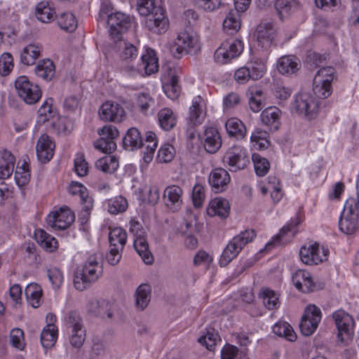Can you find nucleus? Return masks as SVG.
Segmentation results:
<instances>
[{
    "label": "nucleus",
    "mask_w": 359,
    "mask_h": 359,
    "mask_svg": "<svg viewBox=\"0 0 359 359\" xmlns=\"http://www.w3.org/2000/svg\"><path fill=\"white\" fill-rule=\"evenodd\" d=\"M329 250L318 244H312L309 247L303 246L299 251L302 262L308 265L318 264L327 259Z\"/></svg>",
    "instance_id": "nucleus-16"
},
{
    "label": "nucleus",
    "mask_w": 359,
    "mask_h": 359,
    "mask_svg": "<svg viewBox=\"0 0 359 359\" xmlns=\"http://www.w3.org/2000/svg\"><path fill=\"white\" fill-rule=\"evenodd\" d=\"M100 138L94 142L96 149L105 154H111L116 149L115 139L118 136V129L112 125H107L97 131Z\"/></svg>",
    "instance_id": "nucleus-14"
},
{
    "label": "nucleus",
    "mask_w": 359,
    "mask_h": 359,
    "mask_svg": "<svg viewBox=\"0 0 359 359\" xmlns=\"http://www.w3.org/2000/svg\"><path fill=\"white\" fill-rule=\"evenodd\" d=\"M55 144L47 135H42L36 144V155L41 163L49 161L53 156Z\"/></svg>",
    "instance_id": "nucleus-23"
},
{
    "label": "nucleus",
    "mask_w": 359,
    "mask_h": 359,
    "mask_svg": "<svg viewBox=\"0 0 359 359\" xmlns=\"http://www.w3.org/2000/svg\"><path fill=\"white\" fill-rule=\"evenodd\" d=\"M107 352L108 348L105 341L98 338L93 339L89 353L90 359H103Z\"/></svg>",
    "instance_id": "nucleus-50"
},
{
    "label": "nucleus",
    "mask_w": 359,
    "mask_h": 359,
    "mask_svg": "<svg viewBox=\"0 0 359 359\" xmlns=\"http://www.w3.org/2000/svg\"><path fill=\"white\" fill-rule=\"evenodd\" d=\"M128 208L126 199L121 196H116L108 201V211L111 214L116 215L123 212Z\"/></svg>",
    "instance_id": "nucleus-57"
},
{
    "label": "nucleus",
    "mask_w": 359,
    "mask_h": 359,
    "mask_svg": "<svg viewBox=\"0 0 359 359\" xmlns=\"http://www.w3.org/2000/svg\"><path fill=\"white\" fill-rule=\"evenodd\" d=\"M332 318L337 328V338L341 343H347L353 335L355 323L351 315L344 310L333 313Z\"/></svg>",
    "instance_id": "nucleus-8"
},
{
    "label": "nucleus",
    "mask_w": 359,
    "mask_h": 359,
    "mask_svg": "<svg viewBox=\"0 0 359 359\" xmlns=\"http://www.w3.org/2000/svg\"><path fill=\"white\" fill-rule=\"evenodd\" d=\"M136 103L140 111L144 114L155 106L154 99L147 93L137 94Z\"/></svg>",
    "instance_id": "nucleus-56"
},
{
    "label": "nucleus",
    "mask_w": 359,
    "mask_h": 359,
    "mask_svg": "<svg viewBox=\"0 0 359 359\" xmlns=\"http://www.w3.org/2000/svg\"><path fill=\"white\" fill-rule=\"evenodd\" d=\"M203 144L205 151L210 154H215L222 147V138L218 130L215 127L205 128Z\"/></svg>",
    "instance_id": "nucleus-21"
},
{
    "label": "nucleus",
    "mask_w": 359,
    "mask_h": 359,
    "mask_svg": "<svg viewBox=\"0 0 359 359\" xmlns=\"http://www.w3.org/2000/svg\"><path fill=\"white\" fill-rule=\"evenodd\" d=\"M25 294L28 303L33 308H38L40 306L42 297V290L39 285L31 283L25 290Z\"/></svg>",
    "instance_id": "nucleus-41"
},
{
    "label": "nucleus",
    "mask_w": 359,
    "mask_h": 359,
    "mask_svg": "<svg viewBox=\"0 0 359 359\" xmlns=\"http://www.w3.org/2000/svg\"><path fill=\"white\" fill-rule=\"evenodd\" d=\"M178 82V77L173 75L163 86L165 93L171 100H175L180 95V86Z\"/></svg>",
    "instance_id": "nucleus-53"
},
{
    "label": "nucleus",
    "mask_w": 359,
    "mask_h": 359,
    "mask_svg": "<svg viewBox=\"0 0 359 359\" xmlns=\"http://www.w3.org/2000/svg\"><path fill=\"white\" fill-rule=\"evenodd\" d=\"M133 245L145 264H151L154 262V257L149 249V245L145 236L134 238Z\"/></svg>",
    "instance_id": "nucleus-34"
},
{
    "label": "nucleus",
    "mask_w": 359,
    "mask_h": 359,
    "mask_svg": "<svg viewBox=\"0 0 359 359\" xmlns=\"http://www.w3.org/2000/svg\"><path fill=\"white\" fill-rule=\"evenodd\" d=\"M252 160L255 172L258 176L262 177L268 173L270 168V163L266 158L262 157L258 154H253Z\"/></svg>",
    "instance_id": "nucleus-55"
},
{
    "label": "nucleus",
    "mask_w": 359,
    "mask_h": 359,
    "mask_svg": "<svg viewBox=\"0 0 359 359\" xmlns=\"http://www.w3.org/2000/svg\"><path fill=\"white\" fill-rule=\"evenodd\" d=\"M359 206L353 199H347L344 207L339 226L340 230L348 235L353 234L358 229Z\"/></svg>",
    "instance_id": "nucleus-6"
},
{
    "label": "nucleus",
    "mask_w": 359,
    "mask_h": 359,
    "mask_svg": "<svg viewBox=\"0 0 359 359\" xmlns=\"http://www.w3.org/2000/svg\"><path fill=\"white\" fill-rule=\"evenodd\" d=\"M249 107L255 113L259 112L264 106V95L262 89L257 86L248 88Z\"/></svg>",
    "instance_id": "nucleus-30"
},
{
    "label": "nucleus",
    "mask_w": 359,
    "mask_h": 359,
    "mask_svg": "<svg viewBox=\"0 0 359 359\" xmlns=\"http://www.w3.org/2000/svg\"><path fill=\"white\" fill-rule=\"evenodd\" d=\"M41 47L35 44H29L24 48L20 54V61L26 65H32L40 57Z\"/></svg>",
    "instance_id": "nucleus-39"
},
{
    "label": "nucleus",
    "mask_w": 359,
    "mask_h": 359,
    "mask_svg": "<svg viewBox=\"0 0 359 359\" xmlns=\"http://www.w3.org/2000/svg\"><path fill=\"white\" fill-rule=\"evenodd\" d=\"M320 309L313 304L309 305L302 316L299 327L304 336L311 335L317 329L321 320Z\"/></svg>",
    "instance_id": "nucleus-15"
},
{
    "label": "nucleus",
    "mask_w": 359,
    "mask_h": 359,
    "mask_svg": "<svg viewBox=\"0 0 359 359\" xmlns=\"http://www.w3.org/2000/svg\"><path fill=\"white\" fill-rule=\"evenodd\" d=\"M57 338V329L53 323H48L41 334V345L45 348L54 346Z\"/></svg>",
    "instance_id": "nucleus-40"
},
{
    "label": "nucleus",
    "mask_w": 359,
    "mask_h": 359,
    "mask_svg": "<svg viewBox=\"0 0 359 359\" xmlns=\"http://www.w3.org/2000/svg\"><path fill=\"white\" fill-rule=\"evenodd\" d=\"M123 147L128 150L140 148L143 142L140 131L135 128L128 129L123 139Z\"/></svg>",
    "instance_id": "nucleus-31"
},
{
    "label": "nucleus",
    "mask_w": 359,
    "mask_h": 359,
    "mask_svg": "<svg viewBox=\"0 0 359 359\" xmlns=\"http://www.w3.org/2000/svg\"><path fill=\"white\" fill-rule=\"evenodd\" d=\"M299 7L297 0H276L275 1V8L282 20L296 11Z\"/></svg>",
    "instance_id": "nucleus-33"
},
{
    "label": "nucleus",
    "mask_w": 359,
    "mask_h": 359,
    "mask_svg": "<svg viewBox=\"0 0 359 359\" xmlns=\"http://www.w3.org/2000/svg\"><path fill=\"white\" fill-rule=\"evenodd\" d=\"M292 283L295 287L304 293L313 292L315 285L309 272L305 270H298L292 276Z\"/></svg>",
    "instance_id": "nucleus-24"
},
{
    "label": "nucleus",
    "mask_w": 359,
    "mask_h": 359,
    "mask_svg": "<svg viewBox=\"0 0 359 359\" xmlns=\"http://www.w3.org/2000/svg\"><path fill=\"white\" fill-rule=\"evenodd\" d=\"M135 297L136 307L141 311L144 310L150 302L149 286L146 284L140 285L137 288Z\"/></svg>",
    "instance_id": "nucleus-48"
},
{
    "label": "nucleus",
    "mask_w": 359,
    "mask_h": 359,
    "mask_svg": "<svg viewBox=\"0 0 359 359\" xmlns=\"http://www.w3.org/2000/svg\"><path fill=\"white\" fill-rule=\"evenodd\" d=\"M255 236L256 233L253 229H247L234 236L224 249L219 258V265L227 266Z\"/></svg>",
    "instance_id": "nucleus-3"
},
{
    "label": "nucleus",
    "mask_w": 359,
    "mask_h": 359,
    "mask_svg": "<svg viewBox=\"0 0 359 359\" xmlns=\"http://www.w3.org/2000/svg\"><path fill=\"white\" fill-rule=\"evenodd\" d=\"M182 189L177 185H170L165 188L163 198L165 205L172 212L180 209L182 205Z\"/></svg>",
    "instance_id": "nucleus-20"
},
{
    "label": "nucleus",
    "mask_w": 359,
    "mask_h": 359,
    "mask_svg": "<svg viewBox=\"0 0 359 359\" xmlns=\"http://www.w3.org/2000/svg\"><path fill=\"white\" fill-rule=\"evenodd\" d=\"M223 161L231 172L243 170L250 163L247 150L239 145L230 147L224 155Z\"/></svg>",
    "instance_id": "nucleus-9"
},
{
    "label": "nucleus",
    "mask_w": 359,
    "mask_h": 359,
    "mask_svg": "<svg viewBox=\"0 0 359 359\" xmlns=\"http://www.w3.org/2000/svg\"><path fill=\"white\" fill-rule=\"evenodd\" d=\"M37 76L45 81H50L55 76V67L53 62L49 59L40 61L35 67Z\"/></svg>",
    "instance_id": "nucleus-36"
},
{
    "label": "nucleus",
    "mask_w": 359,
    "mask_h": 359,
    "mask_svg": "<svg viewBox=\"0 0 359 359\" xmlns=\"http://www.w3.org/2000/svg\"><path fill=\"white\" fill-rule=\"evenodd\" d=\"M300 222V219L297 217L292 219L289 224H287L280 229L279 233L273 238V241L267 243L266 248H269L270 246L280 243L281 239L289 232H291L293 236L296 232L294 229Z\"/></svg>",
    "instance_id": "nucleus-51"
},
{
    "label": "nucleus",
    "mask_w": 359,
    "mask_h": 359,
    "mask_svg": "<svg viewBox=\"0 0 359 359\" xmlns=\"http://www.w3.org/2000/svg\"><path fill=\"white\" fill-rule=\"evenodd\" d=\"M99 116L104 121L121 123L126 118V112L120 104L107 101L101 105Z\"/></svg>",
    "instance_id": "nucleus-17"
},
{
    "label": "nucleus",
    "mask_w": 359,
    "mask_h": 359,
    "mask_svg": "<svg viewBox=\"0 0 359 359\" xmlns=\"http://www.w3.org/2000/svg\"><path fill=\"white\" fill-rule=\"evenodd\" d=\"M175 152V148L172 145L169 144H164L158 150L157 160L160 163L170 162L174 158Z\"/></svg>",
    "instance_id": "nucleus-62"
},
{
    "label": "nucleus",
    "mask_w": 359,
    "mask_h": 359,
    "mask_svg": "<svg viewBox=\"0 0 359 359\" xmlns=\"http://www.w3.org/2000/svg\"><path fill=\"white\" fill-rule=\"evenodd\" d=\"M118 41L121 49L120 58L123 62L122 71L129 76L140 74L142 69L140 67H135L132 64L133 60L137 57V48L130 42L121 41V39Z\"/></svg>",
    "instance_id": "nucleus-11"
},
{
    "label": "nucleus",
    "mask_w": 359,
    "mask_h": 359,
    "mask_svg": "<svg viewBox=\"0 0 359 359\" xmlns=\"http://www.w3.org/2000/svg\"><path fill=\"white\" fill-rule=\"evenodd\" d=\"M34 236L38 243L46 251L51 252L57 248V240L45 231L37 229L35 231Z\"/></svg>",
    "instance_id": "nucleus-35"
},
{
    "label": "nucleus",
    "mask_w": 359,
    "mask_h": 359,
    "mask_svg": "<svg viewBox=\"0 0 359 359\" xmlns=\"http://www.w3.org/2000/svg\"><path fill=\"white\" fill-rule=\"evenodd\" d=\"M259 295L264 306L269 310L276 309L279 307V297L273 290L269 288H262Z\"/></svg>",
    "instance_id": "nucleus-45"
},
{
    "label": "nucleus",
    "mask_w": 359,
    "mask_h": 359,
    "mask_svg": "<svg viewBox=\"0 0 359 359\" xmlns=\"http://www.w3.org/2000/svg\"><path fill=\"white\" fill-rule=\"evenodd\" d=\"M68 189L72 195H79L80 196L81 202L83 205L81 219L82 222H86L93 207V200L92 197L89 196L86 187L77 182H72Z\"/></svg>",
    "instance_id": "nucleus-18"
},
{
    "label": "nucleus",
    "mask_w": 359,
    "mask_h": 359,
    "mask_svg": "<svg viewBox=\"0 0 359 359\" xmlns=\"http://www.w3.org/2000/svg\"><path fill=\"white\" fill-rule=\"evenodd\" d=\"M251 142L258 149H267L270 145L269 133L262 129L256 128L250 136Z\"/></svg>",
    "instance_id": "nucleus-43"
},
{
    "label": "nucleus",
    "mask_w": 359,
    "mask_h": 359,
    "mask_svg": "<svg viewBox=\"0 0 359 359\" xmlns=\"http://www.w3.org/2000/svg\"><path fill=\"white\" fill-rule=\"evenodd\" d=\"M15 88L19 97L27 104L36 103L42 95L39 86L32 83L25 76L17 78L15 81Z\"/></svg>",
    "instance_id": "nucleus-7"
},
{
    "label": "nucleus",
    "mask_w": 359,
    "mask_h": 359,
    "mask_svg": "<svg viewBox=\"0 0 359 359\" xmlns=\"http://www.w3.org/2000/svg\"><path fill=\"white\" fill-rule=\"evenodd\" d=\"M225 128L229 135L237 140H241L246 135L245 126L236 118L228 119L225 123Z\"/></svg>",
    "instance_id": "nucleus-32"
},
{
    "label": "nucleus",
    "mask_w": 359,
    "mask_h": 359,
    "mask_svg": "<svg viewBox=\"0 0 359 359\" xmlns=\"http://www.w3.org/2000/svg\"><path fill=\"white\" fill-rule=\"evenodd\" d=\"M55 111L53 109V99L48 98L38 110L39 121L45 123L49 121L50 118H53Z\"/></svg>",
    "instance_id": "nucleus-59"
},
{
    "label": "nucleus",
    "mask_w": 359,
    "mask_h": 359,
    "mask_svg": "<svg viewBox=\"0 0 359 359\" xmlns=\"http://www.w3.org/2000/svg\"><path fill=\"white\" fill-rule=\"evenodd\" d=\"M158 120L161 128L164 130L172 129L176 124L174 113L168 108H164L158 113Z\"/></svg>",
    "instance_id": "nucleus-44"
},
{
    "label": "nucleus",
    "mask_w": 359,
    "mask_h": 359,
    "mask_svg": "<svg viewBox=\"0 0 359 359\" xmlns=\"http://www.w3.org/2000/svg\"><path fill=\"white\" fill-rule=\"evenodd\" d=\"M58 25L61 29L71 32L76 28L77 22L72 13H65L59 17Z\"/></svg>",
    "instance_id": "nucleus-60"
},
{
    "label": "nucleus",
    "mask_w": 359,
    "mask_h": 359,
    "mask_svg": "<svg viewBox=\"0 0 359 359\" xmlns=\"http://www.w3.org/2000/svg\"><path fill=\"white\" fill-rule=\"evenodd\" d=\"M276 30L270 22L262 23L257 28L258 45L263 49H269L273 43Z\"/></svg>",
    "instance_id": "nucleus-22"
},
{
    "label": "nucleus",
    "mask_w": 359,
    "mask_h": 359,
    "mask_svg": "<svg viewBox=\"0 0 359 359\" xmlns=\"http://www.w3.org/2000/svg\"><path fill=\"white\" fill-rule=\"evenodd\" d=\"M65 326L68 332L85 329L83 320L76 311H70L65 317Z\"/></svg>",
    "instance_id": "nucleus-52"
},
{
    "label": "nucleus",
    "mask_w": 359,
    "mask_h": 359,
    "mask_svg": "<svg viewBox=\"0 0 359 359\" xmlns=\"http://www.w3.org/2000/svg\"><path fill=\"white\" fill-rule=\"evenodd\" d=\"M229 201L224 198H216L212 199L207 208V213L210 217L218 216L226 218L229 213Z\"/></svg>",
    "instance_id": "nucleus-27"
},
{
    "label": "nucleus",
    "mask_w": 359,
    "mask_h": 359,
    "mask_svg": "<svg viewBox=\"0 0 359 359\" xmlns=\"http://www.w3.org/2000/svg\"><path fill=\"white\" fill-rule=\"evenodd\" d=\"M36 15L39 20L48 23L55 18L56 13L49 2L41 1L36 6Z\"/></svg>",
    "instance_id": "nucleus-38"
},
{
    "label": "nucleus",
    "mask_w": 359,
    "mask_h": 359,
    "mask_svg": "<svg viewBox=\"0 0 359 359\" xmlns=\"http://www.w3.org/2000/svg\"><path fill=\"white\" fill-rule=\"evenodd\" d=\"M201 49L198 34L189 26L180 32L172 46L174 54L195 55Z\"/></svg>",
    "instance_id": "nucleus-4"
},
{
    "label": "nucleus",
    "mask_w": 359,
    "mask_h": 359,
    "mask_svg": "<svg viewBox=\"0 0 359 359\" xmlns=\"http://www.w3.org/2000/svg\"><path fill=\"white\" fill-rule=\"evenodd\" d=\"M231 180L229 172L221 168L213 170L209 176V183L216 192L222 191L226 189Z\"/></svg>",
    "instance_id": "nucleus-25"
},
{
    "label": "nucleus",
    "mask_w": 359,
    "mask_h": 359,
    "mask_svg": "<svg viewBox=\"0 0 359 359\" xmlns=\"http://www.w3.org/2000/svg\"><path fill=\"white\" fill-rule=\"evenodd\" d=\"M69 343H70L71 346L76 348H80L83 346V344L86 340V330L85 329H83V330L79 329V330L69 332Z\"/></svg>",
    "instance_id": "nucleus-63"
},
{
    "label": "nucleus",
    "mask_w": 359,
    "mask_h": 359,
    "mask_svg": "<svg viewBox=\"0 0 359 359\" xmlns=\"http://www.w3.org/2000/svg\"><path fill=\"white\" fill-rule=\"evenodd\" d=\"M217 339L218 334L215 333V329L209 328L207 330V333L201 336L198 341L200 344L205 346L207 349L211 351L216 345Z\"/></svg>",
    "instance_id": "nucleus-61"
},
{
    "label": "nucleus",
    "mask_w": 359,
    "mask_h": 359,
    "mask_svg": "<svg viewBox=\"0 0 359 359\" xmlns=\"http://www.w3.org/2000/svg\"><path fill=\"white\" fill-rule=\"evenodd\" d=\"M126 240L127 233L122 228L116 227L110 231L109 235L110 247H117L123 250Z\"/></svg>",
    "instance_id": "nucleus-49"
},
{
    "label": "nucleus",
    "mask_w": 359,
    "mask_h": 359,
    "mask_svg": "<svg viewBox=\"0 0 359 359\" xmlns=\"http://www.w3.org/2000/svg\"><path fill=\"white\" fill-rule=\"evenodd\" d=\"M50 127V130L57 135H67L72 130L71 122L65 118H58L55 121H52Z\"/></svg>",
    "instance_id": "nucleus-54"
},
{
    "label": "nucleus",
    "mask_w": 359,
    "mask_h": 359,
    "mask_svg": "<svg viewBox=\"0 0 359 359\" xmlns=\"http://www.w3.org/2000/svg\"><path fill=\"white\" fill-rule=\"evenodd\" d=\"M293 107L299 114L311 119L318 112L319 102L310 93H300L295 96Z\"/></svg>",
    "instance_id": "nucleus-12"
},
{
    "label": "nucleus",
    "mask_w": 359,
    "mask_h": 359,
    "mask_svg": "<svg viewBox=\"0 0 359 359\" xmlns=\"http://www.w3.org/2000/svg\"><path fill=\"white\" fill-rule=\"evenodd\" d=\"M141 65L146 75H150L158 72V58L154 50L147 48L145 53L142 55Z\"/></svg>",
    "instance_id": "nucleus-28"
},
{
    "label": "nucleus",
    "mask_w": 359,
    "mask_h": 359,
    "mask_svg": "<svg viewBox=\"0 0 359 359\" xmlns=\"http://www.w3.org/2000/svg\"><path fill=\"white\" fill-rule=\"evenodd\" d=\"M281 111L276 107H269L261 114L262 123L267 126L271 131H276L280 126Z\"/></svg>",
    "instance_id": "nucleus-26"
},
{
    "label": "nucleus",
    "mask_w": 359,
    "mask_h": 359,
    "mask_svg": "<svg viewBox=\"0 0 359 359\" xmlns=\"http://www.w3.org/2000/svg\"><path fill=\"white\" fill-rule=\"evenodd\" d=\"M202 97L197 96L192 102V104L189 109V120L194 125H200L202 123L205 115L202 109Z\"/></svg>",
    "instance_id": "nucleus-42"
},
{
    "label": "nucleus",
    "mask_w": 359,
    "mask_h": 359,
    "mask_svg": "<svg viewBox=\"0 0 359 359\" xmlns=\"http://www.w3.org/2000/svg\"><path fill=\"white\" fill-rule=\"evenodd\" d=\"M102 274V265L95 255H91L85 262L82 270L74 276V287L76 290L83 291L91 283L97 281Z\"/></svg>",
    "instance_id": "nucleus-2"
},
{
    "label": "nucleus",
    "mask_w": 359,
    "mask_h": 359,
    "mask_svg": "<svg viewBox=\"0 0 359 359\" xmlns=\"http://www.w3.org/2000/svg\"><path fill=\"white\" fill-rule=\"evenodd\" d=\"M31 175L29 170V165L24 162L21 166H17L15 172V180L19 187L27 184L30 180Z\"/></svg>",
    "instance_id": "nucleus-58"
},
{
    "label": "nucleus",
    "mask_w": 359,
    "mask_h": 359,
    "mask_svg": "<svg viewBox=\"0 0 359 359\" xmlns=\"http://www.w3.org/2000/svg\"><path fill=\"white\" fill-rule=\"evenodd\" d=\"M273 332L276 335L284 337L290 341H294L297 339L296 333L292 326L285 321L277 323L273 327Z\"/></svg>",
    "instance_id": "nucleus-47"
},
{
    "label": "nucleus",
    "mask_w": 359,
    "mask_h": 359,
    "mask_svg": "<svg viewBox=\"0 0 359 359\" xmlns=\"http://www.w3.org/2000/svg\"><path fill=\"white\" fill-rule=\"evenodd\" d=\"M107 23L111 39L114 41H120L122 34L130 28L133 18L125 13L116 12L109 16Z\"/></svg>",
    "instance_id": "nucleus-13"
},
{
    "label": "nucleus",
    "mask_w": 359,
    "mask_h": 359,
    "mask_svg": "<svg viewBox=\"0 0 359 359\" xmlns=\"http://www.w3.org/2000/svg\"><path fill=\"white\" fill-rule=\"evenodd\" d=\"M88 309L90 313L101 318L107 316L109 318H111L112 317V312L109 309V305L104 300H90L88 304Z\"/></svg>",
    "instance_id": "nucleus-37"
},
{
    "label": "nucleus",
    "mask_w": 359,
    "mask_h": 359,
    "mask_svg": "<svg viewBox=\"0 0 359 359\" xmlns=\"http://www.w3.org/2000/svg\"><path fill=\"white\" fill-rule=\"evenodd\" d=\"M156 0H137V7L141 15L147 16L145 26L151 32L161 34L166 32L169 21L165 11L161 6H156Z\"/></svg>",
    "instance_id": "nucleus-1"
},
{
    "label": "nucleus",
    "mask_w": 359,
    "mask_h": 359,
    "mask_svg": "<svg viewBox=\"0 0 359 359\" xmlns=\"http://www.w3.org/2000/svg\"><path fill=\"white\" fill-rule=\"evenodd\" d=\"M299 68L298 59L292 55L281 57L277 64V69L282 74H292Z\"/></svg>",
    "instance_id": "nucleus-29"
},
{
    "label": "nucleus",
    "mask_w": 359,
    "mask_h": 359,
    "mask_svg": "<svg viewBox=\"0 0 359 359\" xmlns=\"http://www.w3.org/2000/svg\"><path fill=\"white\" fill-rule=\"evenodd\" d=\"M243 50V45L241 40L230 38L224 41L215 50L214 57L217 63L226 64L238 57Z\"/></svg>",
    "instance_id": "nucleus-10"
},
{
    "label": "nucleus",
    "mask_w": 359,
    "mask_h": 359,
    "mask_svg": "<svg viewBox=\"0 0 359 359\" xmlns=\"http://www.w3.org/2000/svg\"><path fill=\"white\" fill-rule=\"evenodd\" d=\"M334 74L335 70L332 67H323L316 72L313 79V91L317 97L325 99L332 94Z\"/></svg>",
    "instance_id": "nucleus-5"
},
{
    "label": "nucleus",
    "mask_w": 359,
    "mask_h": 359,
    "mask_svg": "<svg viewBox=\"0 0 359 359\" xmlns=\"http://www.w3.org/2000/svg\"><path fill=\"white\" fill-rule=\"evenodd\" d=\"M75 172L79 177L86 176L88 172V165L84 158L83 154L79 153L76 154L74 159V167Z\"/></svg>",
    "instance_id": "nucleus-64"
},
{
    "label": "nucleus",
    "mask_w": 359,
    "mask_h": 359,
    "mask_svg": "<svg viewBox=\"0 0 359 359\" xmlns=\"http://www.w3.org/2000/svg\"><path fill=\"white\" fill-rule=\"evenodd\" d=\"M145 143L147 145L144 151L143 159L145 163H149L153 159L154 154L158 144L156 134L151 131L147 132Z\"/></svg>",
    "instance_id": "nucleus-46"
},
{
    "label": "nucleus",
    "mask_w": 359,
    "mask_h": 359,
    "mask_svg": "<svg viewBox=\"0 0 359 359\" xmlns=\"http://www.w3.org/2000/svg\"><path fill=\"white\" fill-rule=\"evenodd\" d=\"M74 221V215L69 209L61 208L50 213L46 218L47 224L55 230H65Z\"/></svg>",
    "instance_id": "nucleus-19"
}]
</instances>
